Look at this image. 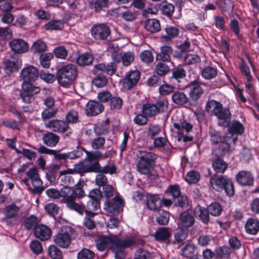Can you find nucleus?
<instances>
[{
	"label": "nucleus",
	"mask_w": 259,
	"mask_h": 259,
	"mask_svg": "<svg viewBox=\"0 0 259 259\" xmlns=\"http://www.w3.org/2000/svg\"><path fill=\"white\" fill-rule=\"evenodd\" d=\"M93 60L94 57L92 55L89 53H84L77 58L76 62L78 65L85 66L92 64Z\"/></svg>",
	"instance_id": "obj_39"
},
{
	"label": "nucleus",
	"mask_w": 259,
	"mask_h": 259,
	"mask_svg": "<svg viewBox=\"0 0 259 259\" xmlns=\"http://www.w3.org/2000/svg\"><path fill=\"white\" fill-rule=\"evenodd\" d=\"M159 8L163 14L169 17L172 16L175 11V6L165 1L160 4Z\"/></svg>",
	"instance_id": "obj_40"
},
{
	"label": "nucleus",
	"mask_w": 259,
	"mask_h": 259,
	"mask_svg": "<svg viewBox=\"0 0 259 259\" xmlns=\"http://www.w3.org/2000/svg\"><path fill=\"white\" fill-rule=\"evenodd\" d=\"M47 50V44L41 39H38L34 42L31 48V51L35 54L42 53L46 52Z\"/></svg>",
	"instance_id": "obj_38"
},
{
	"label": "nucleus",
	"mask_w": 259,
	"mask_h": 259,
	"mask_svg": "<svg viewBox=\"0 0 259 259\" xmlns=\"http://www.w3.org/2000/svg\"><path fill=\"white\" fill-rule=\"evenodd\" d=\"M142 113L147 117H153L158 113L157 109L154 104L146 103L143 105Z\"/></svg>",
	"instance_id": "obj_36"
},
{
	"label": "nucleus",
	"mask_w": 259,
	"mask_h": 259,
	"mask_svg": "<svg viewBox=\"0 0 259 259\" xmlns=\"http://www.w3.org/2000/svg\"><path fill=\"white\" fill-rule=\"evenodd\" d=\"M154 236L156 240L164 241L169 238L171 233L167 228L159 227L156 230Z\"/></svg>",
	"instance_id": "obj_30"
},
{
	"label": "nucleus",
	"mask_w": 259,
	"mask_h": 259,
	"mask_svg": "<svg viewBox=\"0 0 259 259\" xmlns=\"http://www.w3.org/2000/svg\"><path fill=\"white\" fill-rule=\"evenodd\" d=\"M228 132L231 134H242L244 132V127L240 122L233 121L229 125Z\"/></svg>",
	"instance_id": "obj_42"
},
{
	"label": "nucleus",
	"mask_w": 259,
	"mask_h": 259,
	"mask_svg": "<svg viewBox=\"0 0 259 259\" xmlns=\"http://www.w3.org/2000/svg\"><path fill=\"white\" fill-rule=\"evenodd\" d=\"M48 254L52 259H61L62 252L54 245H51L48 248Z\"/></svg>",
	"instance_id": "obj_52"
},
{
	"label": "nucleus",
	"mask_w": 259,
	"mask_h": 259,
	"mask_svg": "<svg viewBox=\"0 0 259 259\" xmlns=\"http://www.w3.org/2000/svg\"><path fill=\"white\" fill-rule=\"evenodd\" d=\"M236 179L238 183L241 186H252L253 184V177L248 171H239L236 175Z\"/></svg>",
	"instance_id": "obj_19"
},
{
	"label": "nucleus",
	"mask_w": 259,
	"mask_h": 259,
	"mask_svg": "<svg viewBox=\"0 0 259 259\" xmlns=\"http://www.w3.org/2000/svg\"><path fill=\"white\" fill-rule=\"evenodd\" d=\"M218 146L214 147L212 151L213 155L219 157L224 156L229 152L230 145L227 139L220 144H218Z\"/></svg>",
	"instance_id": "obj_25"
},
{
	"label": "nucleus",
	"mask_w": 259,
	"mask_h": 259,
	"mask_svg": "<svg viewBox=\"0 0 259 259\" xmlns=\"http://www.w3.org/2000/svg\"><path fill=\"white\" fill-rule=\"evenodd\" d=\"M246 232L251 235H255L259 231V221L254 218L249 219L245 225Z\"/></svg>",
	"instance_id": "obj_26"
},
{
	"label": "nucleus",
	"mask_w": 259,
	"mask_h": 259,
	"mask_svg": "<svg viewBox=\"0 0 259 259\" xmlns=\"http://www.w3.org/2000/svg\"><path fill=\"white\" fill-rule=\"evenodd\" d=\"M88 196L90 201L87 203V209L95 211L99 209L100 201L102 198V194L101 191L98 189H94L90 191Z\"/></svg>",
	"instance_id": "obj_13"
},
{
	"label": "nucleus",
	"mask_w": 259,
	"mask_h": 259,
	"mask_svg": "<svg viewBox=\"0 0 259 259\" xmlns=\"http://www.w3.org/2000/svg\"><path fill=\"white\" fill-rule=\"evenodd\" d=\"M200 62V57L196 54H188L183 58V63L185 65H196Z\"/></svg>",
	"instance_id": "obj_41"
},
{
	"label": "nucleus",
	"mask_w": 259,
	"mask_h": 259,
	"mask_svg": "<svg viewBox=\"0 0 259 259\" xmlns=\"http://www.w3.org/2000/svg\"><path fill=\"white\" fill-rule=\"evenodd\" d=\"M171 100L175 104L179 105L185 104L188 101V98L186 95L182 92L178 91L172 93Z\"/></svg>",
	"instance_id": "obj_33"
},
{
	"label": "nucleus",
	"mask_w": 259,
	"mask_h": 259,
	"mask_svg": "<svg viewBox=\"0 0 259 259\" xmlns=\"http://www.w3.org/2000/svg\"><path fill=\"white\" fill-rule=\"evenodd\" d=\"M38 151L40 153L53 155L56 160H66L67 159V154L58 153L56 151L52 149H48L44 146H40L37 149Z\"/></svg>",
	"instance_id": "obj_29"
},
{
	"label": "nucleus",
	"mask_w": 259,
	"mask_h": 259,
	"mask_svg": "<svg viewBox=\"0 0 259 259\" xmlns=\"http://www.w3.org/2000/svg\"><path fill=\"white\" fill-rule=\"evenodd\" d=\"M186 76V71L183 68H176L172 70L171 78L175 79L179 82H181Z\"/></svg>",
	"instance_id": "obj_44"
},
{
	"label": "nucleus",
	"mask_w": 259,
	"mask_h": 259,
	"mask_svg": "<svg viewBox=\"0 0 259 259\" xmlns=\"http://www.w3.org/2000/svg\"><path fill=\"white\" fill-rule=\"evenodd\" d=\"M178 225L181 228H189L193 226L195 222V219L193 215L188 211H184L180 215Z\"/></svg>",
	"instance_id": "obj_23"
},
{
	"label": "nucleus",
	"mask_w": 259,
	"mask_h": 259,
	"mask_svg": "<svg viewBox=\"0 0 259 259\" xmlns=\"http://www.w3.org/2000/svg\"><path fill=\"white\" fill-rule=\"evenodd\" d=\"M100 168L99 161L94 163H90L84 159V161L79 162L75 165L73 169H69L66 170H62L60 172L61 176L65 175L68 174H73L74 172L77 174H82L98 171Z\"/></svg>",
	"instance_id": "obj_6"
},
{
	"label": "nucleus",
	"mask_w": 259,
	"mask_h": 259,
	"mask_svg": "<svg viewBox=\"0 0 259 259\" xmlns=\"http://www.w3.org/2000/svg\"><path fill=\"white\" fill-rule=\"evenodd\" d=\"M144 27L151 33L157 32L160 30V22L156 19H148L145 22Z\"/></svg>",
	"instance_id": "obj_31"
},
{
	"label": "nucleus",
	"mask_w": 259,
	"mask_h": 259,
	"mask_svg": "<svg viewBox=\"0 0 259 259\" xmlns=\"http://www.w3.org/2000/svg\"><path fill=\"white\" fill-rule=\"evenodd\" d=\"M137 156L139 160L137 164V170L143 175H149L154 167L156 155L151 152L138 150Z\"/></svg>",
	"instance_id": "obj_2"
},
{
	"label": "nucleus",
	"mask_w": 259,
	"mask_h": 259,
	"mask_svg": "<svg viewBox=\"0 0 259 259\" xmlns=\"http://www.w3.org/2000/svg\"><path fill=\"white\" fill-rule=\"evenodd\" d=\"M135 244V241L133 238L121 240L116 235H110L107 236H100L96 241V247L100 251H104L107 249H112L116 259H124V249Z\"/></svg>",
	"instance_id": "obj_1"
},
{
	"label": "nucleus",
	"mask_w": 259,
	"mask_h": 259,
	"mask_svg": "<svg viewBox=\"0 0 259 259\" xmlns=\"http://www.w3.org/2000/svg\"><path fill=\"white\" fill-rule=\"evenodd\" d=\"M231 253V249L227 246H223L215 249V254L218 257L221 258H228Z\"/></svg>",
	"instance_id": "obj_61"
},
{
	"label": "nucleus",
	"mask_w": 259,
	"mask_h": 259,
	"mask_svg": "<svg viewBox=\"0 0 259 259\" xmlns=\"http://www.w3.org/2000/svg\"><path fill=\"white\" fill-rule=\"evenodd\" d=\"M46 127L56 133H64L70 130L69 125L64 120L52 119L44 123Z\"/></svg>",
	"instance_id": "obj_14"
},
{
	"label": "nucleus",
	"mask_w": 259,
	"mask_h": 259,
	"mask_svg": "<svg viewBox=\"0 0 259 259\" xmlns=\"http://www.w3.org/2000/svg\"><path fill=\"white\" fill-rule=\"evenodd\" d=\"M200 179L199 173L196 171H189L186 176V180L190 184H195L197 183Z\"/></svg>",
	"instance_id": "obj_60"
},
{
	"label": "nucleus",
	"mask_w": 259,
	"mask_h": 259,
	"mask_svg": "<svg viewBox=\"0 0 259 259\" xmlns=\"http://www.w3.org/2000/svg\"><path fill=\"white\" fill-rule=\"evenodd\" d=\"M195 212L198 211L199 212V219L203 223L207 224L209 222V212L207 208L198 207L195 208Z\"/></svg>",
	"instance_id": "obj_53"
},
{
	"label": "nucleus",
	"mask_w": 259,
	"mask_h": 259,
	"mask_svg": "<svg viewBox=\"0 0 259 259\" xmlns=\"http://www.w3.org/2000/svg\"><path fill=\"white\" fill-rule=\"evenodd\" d=\"M201 75L205 79L210 80L214 78L218 75L217 69L212 66H206L201 71Z\"/></svg>",
	"instance_id": "obj_34"
},
{
	"label": "nucleus",
	"mask_w": 259,
	"mask_h": 259,
	"mask_svg": "<svg viewBox=\"0 0 259 259\" xmlns=\"http://www.w3.org/2000/svg\"><path fill=\"white\" fill-rule=\"evenodd\" d=\"M82 149L86 154L85 160L90 163L94 161H98L103 156V154L99 150L89 151L83 148Z\"/></svg>",
	"instance_id": "obj_35"
},
{
	"label": "nucleus",
	"mask_w": 259,
	"mask_h": 259,
	"mask_svg": "<svg viewBox=\"0 0 259 259\" xmlns=\"http://www.w3.org/2000/svg\"><path fill=\"white\" fill-rule=\"evenodd\" d=\"M95 254L92 250L84 248L77 253V259H94Z\"/></svg>",
	"instance_id": "obj_59"
},
{
	"label": "nucleus",
	"mask_w": 259,
	"mask_h": 259,
	"mask_svg": "<svg viewBox=\"0 0 259 259\" xmlns=\"http://www.w3.org/2000/svg\"><path fill=\"white\" fill-rule=\"evenodd\" d=\"M169 71V67L163 62L158 63L155 67V71L158 76H165Z\"/></svg>",
	"instance_id": "obj_49"
},
{
	"label": "nucleus",
	"mask_w": 259,
	"mask_h": 259,
	"mask_svg": "<svg viewBox=\"0 0 259 259\" xmlns=\"http://www.w3.org/2000/svg\"><path fill=\"white\" fill-rule=\"evenodd\" d=\"M117 70V65L115 63H109L106 65L103 63H100L95 66L94 71L96 74L105 72L107 74L112 75L115 73Z\"/></svg>",
	"instance_id": "obj_21"
},
{
	"label": "nucleus",
	"mask_w": 259,
	"mask_h": 259,
	"mask_svg": "<svg viewBox=\"0 0 259 259\" xmlns=\"http://www.w3.org/2000/svg\"><path fill=\"white\" fill-rule=\"evenodd\" d=\"M104 110L102 104L95 101H90L85 106V112L88 116H95Z\"/></svg>",
	"instance_id": "obj_20"
},
{
	"label": "nucleus",
	"mask_w": 259,
	"mask_h": 259,
	"mask_svg": "<svg viewBox=\"0 0 259 259\" xmlns=\"http://www.w3.org/2000/svg\"><path fill=\"white\" fill-rule=\"evenodd\" d=\"M207 208L209 214L215 217L220 215L222 212V208L218 202L211 203Z\"/></svg>",
	"instance_id": "obj_54"
},
{
	"label": "nucleus",
	"mask_w": 259,
	"mask_h": 259,
	"mask_svg": "<svg viewBox=\"0 0 259 259\" xmlns=\"http://www.w3.org/2000/svg\"><path fill=\"white\" fill-rule=\"evenodd\" d=\"M79 114L77 111L72 109L68 111L65 115V121L67 124H75L78 122Z\"/></svg>",
	"instance_id": "obj_47"
},
{
	"label": "nucleus",
	"mask_w": 259,
	"mask_h": 259,
	"mask_svg": "<svg viewBox=\"0 0 259 259\" xmlns=\"http://www.w3.org/2000/svg\"><path fill=\"white\" fill-rule=\"evenodd\" d=\"M53 58V55L51 53L42 54L39 57L41 65L45 68H49L50 61Z\"/></svg>",
	"instance_id": "obj_62"
},
{
	"label": "nucleus",
	"mask_w": 259,
	"mask_h": 259,
	"mask_svg": "<svg viewBox=\"0 0 259 259\" xmlns=\"http://www.w3.org/2000/svg\"><path fill=\"white\" fill-rule=\"evenodd\" d=\"M77 69L76 65L68 64L61 66L57 70V79L62 87H68L76 78Z\"/></svg>",
	"instance_id": "obj_3"
},
{
	"label": "nucleus",
	"mask_w": 259,
	"mask_h": 259,
	"mask_svg": "<svg viewBox=\"0 0 259 259\" xmlns=\"http://www.w3.org/2000/svg\"><path fill=\"white\" fill-rule=\"evenodd\" d=\"M169 218V213L165 210H161L159 211V215L156 218L157 222L160 225H166L168 224Z\"/></svg>",
	"instance_id": "obj_56"
},
{
	"label": "nucleus",
	"mask_w": 259,
	"mask_h": 259,
	"mask_svg": "<svg viewBox=\"0 0 259 259\" xmlns=\"http://www.w3.org/2000/svg\"><path fill=\"white\" fill-rule=\"evenodd\" d=\"M212 167L217 172H224L228 167L227 163L220 158H217L212 163Z\"/></svg>",
	"instance_id": "obj_46"
},
{
	"label": "nucleus",
	"mask_w": 259,
	"mask_h": 259,
	"mask_svg": "<svg viewBox=\"0 0 259 259\" xmlns=\"http://www.w3.org/2000/svg\"><path fill=\"white\" fill-rule=\"evenodd\" d=\"M105 143V139L104 137H98L94 139L91 143V147L95 150L102 148Z\"/></svg>",
	"instance_id": "obj_64"
},
{
	"label": "nucleus",
	"mask_w": 259,
	"mask_h": 259,
	"mask_svg": "<svg viewBox=\"0 0 259 259\" xmlns=\"http://www.w3.org/2000/svg\"><path fill=\"white\" fill-rule=\"evenodd\" d=\"M123 205V200L118 196H116L112 200H108L105 202V209L112 215H116L122 210Z\"/></svg>",
	"instance_id": "obj_12"
},
{
	"label": "nucleus",
	"mask_w": 259,
	"mask_h": 259,
	"mask_svg": "<svg viewBox=\"0 0 259 259\" xmlns=\"http://www.w3.org/2000/svg\"><path fill=\"white\" fill-rule=\"evenodd\" d=\"M210 184L214 190L219 192L225 190L229 196H232L234 194L233 183L226 176H213L210 179Z\"/></svg>",
	"instance_id": "obj_4"
},
{
	"label": "nucleus",
	"mask_w": 259,
	"mask_h": 259,
	"mask_svg": "<svg viewBox=\"0 0 259 259\" xmlns=\"http://www.w3.org/2000/svg\"><path fill=\"white\" fill-rule=\"evenodd\" d=\"M161 201L157 195L148 193L146 195V204L150 210L155 211L160 206Z\"/></svg>",
	"instance_id": "obj_24"
},
{
	"label": "nucleus",
	"mask_w": 259,
	"mask_h": 259,
	"mask_svg": "<svg viewBox=\"0 0 259 259\" xmlns=\"http://www.w3.org/2000/svg\"><path fill=\"white\" fill-rule=\"evenodd\" d=\"M172 49L169 46H163L161 48V52L158 55L159 60L164 62L169 61L170 55L172 53Z\"/></svg>",
	"instance_id": "obj_43"
},
{
	"label": "nucleus",
	"mask_w": 259,
	"mask_h": 259,
	"mask_svg": "<svg viewBox=\"0 0 259 259\" xmlns=\"http://www.w3.org/2000/svg\"><path fill=\"white\" fill-rule=\"evenodd\" d=\"M165 35H162V38L166 40H170L177 36L179 33V30L175 27H167L165 28Z\"/></svg>",
	"instance_id": "obj_51"
},
{
	"label": "nucleus",
	"mask_w": 259,
	"mask_h": 259,
	"mask_svg": "<svg viewBox=\"0 0 259 259\" xmlns=\"http://www.w3.org/2000/svg\"><path fill=\"white\" fill-rule=\"evenodd\" d=\"M60 137L57 134L48 132L42 136L44 143L49 147H55L59 142Z\"/></svg>",
	"instance_id": "obj_27"
},
{
	"label": "nucleus",
	"mask_w": 259,
	"mask_h": 259,
	"mask_svg": "<svg viewBox=\"0 0 259 259\" xmlns=\"http://www.w3.org/2000/svg\"><path fill=\"white\" fill-rule=\"evenodd\" d=\"M39 221L37 217L33 215L27 218L24 222V226L27 230L34 229L37 226Z\"/></svg>",
	"instance_id": "obj_50"
},
{
	"label": "nucleus",
	"mask_w": 259,
	"mask_h": 259,
	"mask_svg": "<svg viewBox=\"0 0 259 259\" xmlns=\"http://www.w3.org/2000/svg\"><path fill=\"white\" fill-rule=\"evenodd\" d=\"M91 34L96 39L106 40L111 34L110 28L103 23L94 25L91 29Z\"/></svg>",
	"instance_id": "obj_11"
},
{
	"label": "nucleus",
	"mask_w": 259,
	"mask_h": 259,
	"mask_svg": "<svg viewBox=\"0 0 259 259\" xmlns=\"http://www.w3.org/2000/svg\"><path fill=\"white\" fill-rule=\"evenodd\" d=\"M20 208L15 204L12 203L6 206L3 209V213L8 219L15 218L19 213Z\"/></svg>",
	"instance_id": "obj_28"
},
{
	"label": "nucleus",
	"mask_w": 259,
	"mask_h": 259,
	"mask_svg": "<svg viewBox=\"0 0 259 259\" xmlns=\"http://www.w3.org/2000/svg\"><path fill=\"white\" fill-rule=\"evenodd\" d=\"M210 140L214 144H220L227 140L225 136H222L220 132L215 130H211L209 131Z\"/></svg>",
	"instance_id": "obj_45"
},
{
	"label": "nucleus",
	"mask_w": 259,
	"mask_h": 259,
	"mask_svg": "<svg viewBox=\"0 0 259 259\" xmlns=\"http://www.w3.org/2000/svg\"><path fill=\"white\" fill-rule=\"evenodd\" d=\"M140 73L138 70L131 71L123 79V82L125 88L130 89L136 84L139 80Z\"/></svg>",
	"instance_id": "obj_22"
},
{
	"label": "nucleus",
	"mask_w": 259,
	"mask_h": 259,
	"mask_svg": "<svg viewBox=\"0 0 259 259\" xmlns=\"http://www.w3.org/2000/svg\"><path fill=\"white\" fill-rule=\"evenodd\" d=\"M11 50L16 53H24L28 50V45L26 41L22 39H14L9 42Z\"/></svg>",
	"instance_id": "obj_17"
},
{
	"label": "nucleus",
	"mask_w": 259,
	"mask_h": 259,
	"mask_svg": "<svg viewBox=\"0 0 259 259\" xmlns=\"http://www.w3.org/2000/svg\"><path fill=\"white\" fill-rule=\"evenodd\" d=\"M203 84V83L198 79H195L190 83L189 86L191 90L190 96L193 100L196 101L201 96L203 92L201 88Z\"/></svg>",
	"instance_id": "obj_18"
},
{
	"label": "nucleus",
	"mask_w": 259,
	"mask_h": 259,
	"mask_svg": "<svg viewBox=\"0 0 259 259\" xmlns=\"http://www.w3.org/2000/svg\"><path fill=\"white\" fill-rule=\"evenodd\" d=\"M92 210L84 209V211L85 213V217L83 222L84 225L89 229H93L95 227V223L94 221L92 220L96 213L93 212Z\"/></svg>",
	"instance_id": "obj_37"
},
{
	"label": "nucleus",
	"mask_w": 259,
	"mask_h": 259,
	"mask_svg": "<svg viewBox=\"0 0 259 259\" xmlns=\"http://www.w3.org/2000/svg\"><path fill=\"white\" fill-rule=\"evenodd\" d=\"M26 175L28 179L31 181V183L33 187L32 190L33 193L40 194L45 189L42 186V181L39 177L37 169L33 167L30 168L26 172Z\"/></svg>",
	"instance_id": "obj_10"
},
{
	"label": "nucleus",
	"mask_w": 259,
	"mask_h": 259,
	"mask_svg": "<svg viewBox=\"0 0 259 259\" xmlns=\"http://www.w3.org/2000/svg\"><path fill=\"white\" fill-rule=\"evenodd\" d=\"M135 55L132 52H127L122 55V63L124 66H128L134 61Z\"/></svg>",
	"instance_id": "obj_58"
},
{
	"label": "nucleus",
	"mask_w": 259,
	"mask_h": 259,
	"mask_svg": "<svg viewBox=\"0 0 259 259\" xmlns=\"http://www.w3.org/2000/svg\"><path fill=\"white\" fill-rule=\"evenodd\" d=\"M60 197L63 198V202L66 204L68 208L77 211L79 214H83L84 206L75 202L74 190L70 187L64 186L61 189Z\"/></svg>",
	"instance_id": "obj_5"
},
{
	"label": "nucleus",
	"mask_w": 259,
	"mask_h": 259,
	"mask_svg": "<svg viewBox=\"0 0 259 259\" xmlns=\"http://www.w3.org/2000/svg\"><path fill=\"white\" fill-rule=\"evenodd\" d=\"M195 246L193 244H187L182 249V255L189 259H194L193 254Z\"/></svg>",
	"instance_id": "obj_48"
},
{
	"label": "nucleus",
	"mask_w": 259,
	"mask_h": 259,
	"mask_svg": "<svg viewBox=\"0 0 259 259\" xmlns=\"http://www.w3.org/2000/svg\"><path fill=\"white\" fill-rule=\"evenodd\" d=\"M157 109L158 113L165 112L168 109V102L166 99H160L157 100L155 104Z\"/></svg>",
	"instance_id": "obj_57"
},
{
	"label": "nucleus",
	"mask_w": 259,
	"mask_h": 259,
	"mask_svg": "<svg viewBox=\"0 0 259 259\" xmlns=\"http://www.w3.org/2000/svg\"><path fill=\"white\" fill-rule=\"evenodd\" d=\"M57 112V108H47L42 112L41 118L46 122L47 119L54 117Z\"/></svg>",
	"instance_id": "obj_55"
},
{
	"label": "nucleus",
	"mask_w": 259,
	"mask_h": 259,
	"mask_svg": "<svg viewBox=\"0 0 259 259\" xmlns=\"http://www.w3.org/2000/svg\"><path fill=\"white\" fill-rule=\"evenodd\" d=\"M74 230L69 226L63 227L61 231L53 237L54 242L62 248H67L70 244Z\"/></svg>",
	"instance_id": "obj_7"
},
{
	"label": "nucleus",
	"mask_w": 259,
	"mask_h": 259,
	"mask_svg": "<svg viewBox=\"0 0 259 259\" xmlns=\"http://www.w3.org/2000/svg\"><path fill=\"white\" fill-rule=\"evenodd\" d=\"M45 27L47 30H60L63 27V23L60 20H51Z\"/></svg>",
	"instance_id": "obj_63"
},
{
	"label": "nucleus",
	"mask_w": 259,
	"mask_h": 259,
	"mask_svg": "<svg viewBox=\"0 0 259 259\" xmlns=\"http://www.w3.org/2000/svg\"><path fill=\"white\" fill-rule=\"evenodd\" d=\"M38 74L36 68L32 66L24 68L21 71V77L24 80L23 82L26 83L34 81L38 77Z\"/></svg>",
	"instance_id": "obj_16"
},
{
	"label": "nucleus",
	"mask_w": 259,
	"mask_h": 259,
	"mask_svg": "<svg viewBox=\"0 0 259 259\" xmlns=\"http://www.w3.org/2000/svg\"><path fill=\"white\" fill-rule=\"evenodd\" d=\"M33 233L35 238L42 241L49 240L52 234L51 229L43 224L37 225L34 229Z\"/></svg>",
	"instance_id": "obj_15"
},
{
	"label": "nucleus",
	"mask_w": 259,
	"mask_h": 259,
	"mask_svg": "<svg viewBox=\"0 0 259 259\" xmlns=\"http://www.w3.org/2000/svg\"><path fill=\"white\" fill-rule=\"evenodd\" d=\"M205 110L220 119H226L229 117L231 114L229 109L223 108L220 102L215 100L208 101L206 105Z\"/></svg>",
	"instance_id": "obj_8"
},
{
	"label": "nucleus",
	"mask_w": 259,
	"mask_h": 259,
	"mask_svg": "<svg viewBox=\"0 0 259 259\" xmlns=\"http://www.w3.org/2000/svg\"><path fill=\"white\" fill-rule=\"evenodd\" d=\"M21 67V62L17 60L16 61L7 60L4 63V69L7 74L17 71Z\"/></svg>",
	"instance_id": "obj_32"
},
{
	"label": "nucleus",
	"mask_w": 259,
	"mask_h": 259,
	"mask_svg": "<svg viewBox=\"0 0 259 259\" xmlns=\"http://www.w3.org/2000/svg\"><path fill=\"white\" fill-rule=\"evenodd\" d=\"M174 126L177 130L178 140L181 141L183 140L184 142L192 141L193 137L188 134L191 131L193 125L186 120H180V122H175Z\"/></svg>",
	"instance_id": "obj_9"
}]
</instances>
